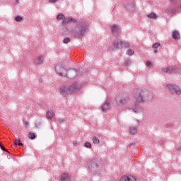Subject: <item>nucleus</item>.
Instances as JSON below:
<instances>
[{
	"mask_svg": "<svg viewBox=\"0 0 181 181\" xmlns=\"http://www.w3.org/2000/svg\"><path fill=\"white\" fill-rule=\"evenodd\" d=\"M87 29L88 28L86 27V25L81 24L78 25L76 28H74L70 31V34L72 36H75V37H81L86 32H87Z\"/></svg>",
	"mask_w": 181,
	"mask_h": 181,
	"instance_id": "nucleus-1",
	"label": "nucleus"
},
{
	"mask_svg": "<svg viewBox=\"0 0 181 181\" xmlns=\"http://www.w3.org/2000/svg\"><path fill=\"white\" fill-rule=\"evenodd\" d=\"M80 88L77 84H72L69 87L63 86L59 89V93L64 95V94H67V93H76L78 91Z\"/></svg>",
	"mask_w": 181,
	"mask_h": 181,
	"instance_id": "nucleus-2",
	"label": "nucleus"
},
{
	"mask_svg": "<svg viewBox=\"0 0 181 181\" xmlns=\"http://www.w3.org/2000/svg\"><path fill=\"white\" fill-rule=\"evenodd\" d=\"M145 101H149V98H146L144 94H137L135 95V103L136 104H141L145 103Z\"/></svg>",
	"mask_w": 181,
	"mask_h": 181,
	"instance_id": "nucleus-3",
	"label": "nucleus"
},
{
	"mask_svg": "<svg viewBox=\"0 0 181 181\" xmlns=\"http://www.w3.org/2000/svg\"><path fill=\"white\" fill-rule=\"evenodd\" d=\"M166 87L169 90H171V91H174L175 93H176V94H178V95L181 94L180 88H179L177 86H176L175 84L169 83V84H167Z\"/></svg>",
	"mask_w": 181,
	"mask_h": 181,
	"instance_id": "nucleus-4",
	"label": "nucleus"
},
{
	"mask_svg": "<svg viewBox=\"0 0 181 181\" xmlns=\"http://www.w3.org/2000/svg\"><path fill=\"white\" fill-rule=\"evenodd\" d=\"M55 71H57V73H58V74H59V76H64L66 71V69H64V67H63V65L62 64L57 65L55 67Z\"/></svg>",
	"mask_w": 181,
	"mask_h": 181,
	"instance_id": "nucleus-5",
	"label": "nucleus"
},
{
	"mask_svg": "<svg viewBox=\"0 0 181 181\" xmlns=\"http://www.w3.org/2000/svg\"><path fill=\"white\" fill-rule=\"evenodd\" d=\"M100 165H101V161L98 160L95 162H93L90 165H89V168L92 170H98Z\"/></svg>",
	"mask_w": 181,
	"mask_h": 181,
	"instance_id": "nucleus-6",
	"label": "nucleus"
},
{
	"mask_svg": "<svg viewBox=\"0 0 181 181\" xmlns=\"http://www.w3.org/2000/svg\"><path fill=\"white\" fill-rule=\"evenodd\" d=\"M119 181H136V178L132 175H122Z\"/></svg>",
	"mask_w": 181,
	"mask_h": 181,
	"instance_id": "nucleus-7",
	"label": "nucleus"
},
{
	"mask_svg": "<svg viewBox=\"0 0 181 181\" xmlns=\"http://www.w3.org/2000/svg\"><path fill=\"white\" fill-rule=\"evenodd\" d=\"M113 46L115 49H122V41L116 40L113 42Z\"/></svg>",
	"mask_w": 181,
	"mask_h": 181,
	"instance_id": "nucleus-8",
	"label": "nucleus"
},
{
	"mask_svg": "<svg viewBox=\"0 0 181 181\" xmlns=\"http://www.w3.org/2000/svg\"><path fill=\"white\" fill-rule=\"evenodd\" d=\"M112 32L114 36H118V35H119V28L117 25L112 26Z\"/></svg>",
	"mask_w": 181,
	"mask_h": 181,
	"instance_id": "nucleus-9",
	"label": "nucleus"
},
{
	"mask_svg": "<svg viewBox=\"0 0 181 181\" xmlns=\"http://www.w3.org/2000/svg\"><path fill=\"white\" fill-rule=\"evenodd\" d=\"M61 181H70L71 177L69 174L63 173L60 176Z\"/></svg>",
	"mask_w": 181,
	"mask_h": 181,
	"instance_id": "nucleus-10",
	"label": "nucleus"
},
{
	"mask_svg": "<svg viewBox=\"0 0 181 181\" xmlns=\"http://www.w3.org/2000/svg\"><path fill=\"white\" fill-rule=\"evenodd\" d=\"M172 36H173V38L175 39V40H179V39H180V34L177 30L173 31Z\"/></svg>",
	"mask_w": 181,
	"mask_h": 181,
	"instance_id": "nucleus-11",
	"label": "nucleus"
},
{
	"mask_svg": "<svg viewBox=\"0 0 181 181\" xmlns=\"http://www.w3.org/2000/svg\"><path fill=\"white\" fill-rule=\"evenodd\" d=\"M110 109V102H106L103 106H102V110L103 112H107L108 110Z\"/></svg>",
	"mask_w": 181,
	"mask_h": 181,
	"instance_id": "nucleus-12",
	"label": "nucleus"
},
{
	"mask_svg": "<svg viewBox=\"0 0 181 181\" xmlns=\"http://www.w3.org/2000/svg\"><path fill=\"white\" fill-rule=\"evenodd\" d=\"M43 56H40L35 59V64H42V63H43Z\"/></svg>",
	"mask_w": 181,
	"mask_h": 181,
	"instance_id": "nucleus-13",
	"label": "nucleus"
},
{
	"mask_svg": "<svg viewBox=\"0 0 181 181\" xmlns=\"http://www.w3.org/2000/svg\"><path fill=\"white\" fill-rule=\"evenodd\" d=\"M71 22H76L74 18H64L62 23L63 25H67V23H71Z\"/></svg>",
	"mask_w": 181,
	"mask_h": 181,
	"instance_id": "nucleus-14",
	"label": "nucleus"
},
{
	"mask_svg": "<svg viewBox=\"0 0 181 181\" xmlns=\"http://www.w3.org/2000/svg\"><path fill=\"white\" fill-rule=\"evenodd\" d=\"M54 117V112L53 111L50 110L47 112V119H52Z\"/></svg>",
	"mask_w": 181,
	"mask_h": 181,
	"instance_id": "nucleus-15",
	"label": "nucleus"
},
{
	"mask_svg": "<svg viewBox=\"0 0 181 181\" xmlns=\"http://www.w3.org/2000/svg\"><path fill=\"white\" fill-rule=\"evenodd\" d=\"M129 134H131V135H134V134H136V132H138V130H136L135 127H132L129 129Z\"/></svg>",
	"mask_w": 181,
	"mask_h": 181,
	"instance_id": "nucleus-16",
	"label": "nucleus"
},
{
	"mask_svg": "<svg viewBox=\"0 0 181 181\" xmlns=\"http://www.w3.org/2000/svg\"><path fill=\"white\" fill-rule=\"evenodd\" d=\"M92 141H93V144H96L97 145H98V144H100V140L98 139V138H97V136H93L92 138Z\"/></svg>",
	"mask_w": 181,
	"mask_h": 181,
	"instance_id": "nucleus-17",
	"label": "nucleus"
},
{
	"mask_svg": "<svg viewBox=\"0 0 181 181\" xmlns=\"http://www.w3.org/2000/svg\"><path fill=\"white\" fill-rule=\"evenodd\" d=\"M28 137L30 139H35V138H36V136L35 135V133L30 132L28 134Z\"/></svg>",
	"mask_w": 181,
	"mask_h": 181,
	"instance_id": "nucleus-18",
	"label": "nucleus"
},
{
	"mask_svg": "<svg viewBox=\"0 0 181 181\" xmlns=\"http://www.w3.org/2000/svg\"><path fill=\"white\" fill-rule=\"evenodd\" d=\"M147 16L150 19H156V18H157L156 15L153 13H151L148 14Z\"/></svg>",
	"mask_w": 181,
	"mask_h": 181,
	"instance_id": "nucleus-19",
	"label": "nucleus"
},
{
	"mask_svg": "<svg viewBox=\"0 0 181 181\" xmlns=\"http://www.w3.org/2000/svg\"><path fill=\"white\" fill-rule=\"evenodd\" d=\"M127 56H134V49H129L127 51Z\"/></svg>",
	"mask_w": 181,
	"mask_h": 181,
	"instance_id": "nucleus-20",
	"label": "nucleus"
},
{
	"mask_svg": "<svg viewBox=\"0 0 181 181\" xmlns=\"http://www.w3.org/2000/svg\"><path fill=\"white\" fill-rule=\"evenodd\" d=\"M163 73H172L173 71V69L171 68H166L165 69H163Z\"/></svg>",
	"mask_w": 181,
	"mask_h": 181,
	"instance_id": "nucleus-21",
	"label": "nucleus"
},
{
	"mask_svg": "<svg viewBox=\"0 0 181 181\" xmlns=\"http://www.w3.org/2000/svg\"><path fill=\"white\" fill-rule=\"evenodd\" d=\"M125 47H129V43H128V42H124L122 41V49H124V48H125Z\"/></svg>",
	"mask_w": 181,
	"mask_h": 181,
	"instance_id": "nucleus-22",
	"label": "nucleus"
},
{
	"mask_svg": "<svg viewBox=\"0 0 181 181\" xmlns=\"http://www.w3.org/2000/svg\"><path fill=\"white\" fill-rule=\"evenodd\" d=\"M57 19H58V21H60L61 19H64V15H63L62 13L59 14L57 16Z\"/></svg>",
	"mask_w": 181,
	"mask_h": 181,
	"instance_id": "nucleus-23",
	"label": "nucleus"
},
{
	"mask_svg": "<svg viewBox=\"0 0 181 181\" xmlns=\"http://www.w3.org/2000/svg\"><path fill=\"white\" fill-rule=\"evenodd\" d=\"M159 46H160V43L159 42H156L153 45V49H158V47H159Z\"/></svg>",
	"mask_w": 181,
	"mask_h": 181,
	"instance_id": "nucleus-24",
	"label": "nucleus"
},
{
	"mask_svg": "<svg viewBox=\"0 0 181 181\" xmlns=\"http://www.w3.org/2000/svg\"><path fill=\"white\" fill-rule=\"evenodd\" d=\"M85 147L86 148H91V143H90V142L85 143Z\"/></svg>",
	"mask_w": 181,
	"mask_h": 181,
	"instance_id": "nucleus-25",
	"label": "nucleus"
},
{
	"mask_svg": "<svg viewBox=\"0 0 181 181\" xmlns=\"http://www.w3.org/2000/svg\"><path fill=\"white\" fill-rule=\"evenodd\" d=\"M69 42H70V38L66 37L64 39V43L67 44V43H69Z\"/></svg>",
	"mask_w": 181,
	"mask_h": 181,
	"instance_id": "nucleus-26",
	"label": "nucleus"
},
{
	"mask_svg": "<svg viewBox=\"0 0 181 181\" xmlns=\"http://www.w3.org/2000/svg\"><path fill=\"white\" fill-rule=\"evenodd\" d=\"M15 19H16V22H21V21H22V17L16 16Z\"/></svg>",
	"mask_w": 181,
	"mask_h": 181,
	"instance_id": "nucleus-27",
	"label": "nucleus"
},
{
	"mask_svg": "<svg viewBox=\"0 0 181 181\" xmlns=\"http://www.w3.org/2000/svg\"><path fill=\"white\" fill-rule=\"evenodd\" d=\"M128 100V98H123L121 100V104H124V103H127V100Z\"/></svg>",
	"mask_w": 181,
	"mask_h": 181,
	"instance_id": "nucleus-28",
	"label": "nucleus"
},
{
	"mask_svg": "<svg viewBox=\"0 0 181 181\" xmlns=\"http://www.w3.org/2000/svg\"><path fill=\"white\" fill-rule=\"evenodd\" d=\"M18 144H19V140H16V141H14V145L16 146H18Z\"/></svg>",
	"mask_w": 181,
	"mask_h": 181,
	"instance_id": "nucleus-29",
	"label": "nucleus"
},
{
	"mask_svg": "<svg viewBox=\"0 0 181 181\" xmlns=\"http://www.w3.org/2000/svg\"><path fill=\"white\" fill-rule=\"evenodd\" d=\"M0 148H1V149H2V151H5V147L1 144H0Z\"/></svg>",
	"mask_w": 181,
	"mask_h": 181,
	"instance_id": "nucleus-30",
	"label": "nucleus"
},
{
	"mask_svg": "<svg viewBox=\"0 0 181 181\" xmlns=\"http://www.w3.org/2000/svg\"><path fill=\"white\" fill-rule=\"evenodd\" d=\"M18 146H23V144L21 142V140H18Z\"/></svg>",
	"mask_w": 181,
	"mask_h": 181,
	"instance_id": "nucleus-31",
	"label": "nucleus"
},
{
	"mask_svg": "<svg viewBox=\"0 0 181 181\" xmlns=\"http://www.w3.org/2000/svg\"><path fill=\"white\" fill-rule=\"evenodd\" d=\"M24 125H25V127H29V123H28V122H24Z\"/></svg>",
	"mask_w": 181,
	"mask_h": 181,
	"instance_id": "nucleus-32",
	"label": "nucleus"
},
{
	"mask_svg": "<svg viewBox=\"0 0 181 181\" xmlns=\"http://www.w3.org/2000/svg\"><path fill=\"white\" fill-rule=\"evenodd\" d=\"M49 2L54 4L55 2H57V0H49Z\"/></svg>",
	"mask_w": 181,
	"mask_h": 181,
	"instance_id": "nucleus-33",
	"label": "nucleus"
},
{
	"mask_svg": "<svg viewBox=\"0 0 181 181\" xmlns=\"http://www.w3.org/2000/svg\"><path fill=\"white\" fill-rule=\"evenodd\" d=\"M146 64H147V66H151L152 64L151 63V62H146Z\"/></svg>",
	"mask_w": 181,
	"mask_h": 181,
	"instance_id": "nucleus-34",
	"label": "nucleus"
},
{
	"mask_svg": "<svg viewBox=\"0 0 181 181\" xmlns=\"http://www.w3.org/2000/svg\"><path fill=\"white\" fill-rule=\"evenodd\" d=\"M170 2H172V4H176V1L175 0H170Z\"/></svg>",
	"mask_w": 181,
	"mask_h": 181,
	"instance_id": "nucleus-35",
	"label": "nucleus"
},
{
	"mask_svg": "<svg viewBox=\"0 0 181 181\" xmlns=\"http://www.w3.org/2000/svg\"><path fill=\"white\" fill-rule=\"evenodd\" d=\"M126 64H131V62H129V61H126Z\"/></svg>",
	"mask_w": 181,
	"mask_h": 181,
	"instance_id": "nucleus-36",
	"label": "nucleus"
},
{
	"mask_svg": "<svg viewBox=\"0 0 181 181\" xmlns=\"http://www.w3.org/2000/svg\"><path fill=\"white\" fill-rule=\"evenodd\" d=\"M4 152H8V150H6V148H4Z\"/></svg>",
	"mask_w": 181,
	"mask_h": 181,
	"instance_id": "nucleus-37",
	"label": "nucleus"
},
{
	"mask_svg": "<svg viewBox=\"0 0 181 181\" xmlns=\"http://www.w3.org/2000/svg\"><path fill=\"white\" fill-rule=\"evenodd\" d=\"M180 8H181V6H180Z\"/></svg>",
	"mask_w": 181,
	"mask_h": 181,
	"instance_id": "nucleus-38",
	"label": "nucleus"
}]
</instances>
